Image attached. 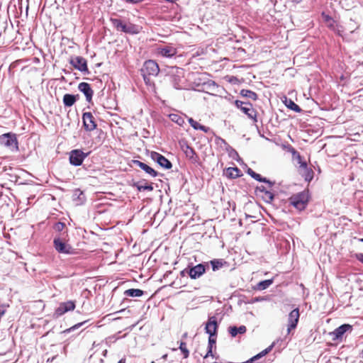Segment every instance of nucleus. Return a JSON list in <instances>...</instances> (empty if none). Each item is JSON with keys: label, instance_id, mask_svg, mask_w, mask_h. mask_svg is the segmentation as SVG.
<instances>
[{"label": "nucleus", "instance_id": "1", "mask_svg": "<svg viewBox=\"0 0 363 363\" xmlns=\"http://www.w3.org/2000/svg\"><path fill=\"white\" fill-rule=\"evenodd\" d=\"M69 240L68 232L65 231L57 235L53 240V246L55 250L60 254L73 255L74 249L67 243Z\"/></svg>", "mask_w": 363, "mask_h": 363}, {"label": "nucleus", "instance_id": "2", "mask_svg": "<svg viewBox=\"0 0 363 363\" xmlns=\"http://www.w3.org/2000/svg\"><path fill=\"white\" fill-rule=\"evenodd\" d=\"M145 84L147 86L153 84L150 77H156L160 72L158 64L152 60H146L140 69Z\"/></svg>", "mask_w": 363, "mask_h": 363}, {"label": "nucleus", "instance_id": "3", "mask_svg": "<svg viewBox=\"0 0 363 363\" xmlns=\"http://www.w3.org/2000/svg\"><path fill=\"white\" fill-rule=\"evenodd\" d=\"M309 200L308 191H303L296 194H293L289 199V203L299 211L304 210L306 208Z\"/></svg>", "mask_w": 363, "mask_h": 363}, {"label": "nucleus", "instance_id": "4", "mask_svg": "<svg viewBox=\"0 0 363 363\" xmlns=\"http://www.w3.org/2000/svg\"><path fill=\"white\" fill-rule=\"evenodd\" d=\"M209 269L208 262H203L198 264L194 267H189L181 272L182 276L188 274L191 279H196L201 277Z\"/></svg>", "mask_w": 363, "mask_h": 363}, {"label": "nucleus", "instance_id": "5", "mask_svg": "<svg viewBox=\"0 0 363 363\" xmlns=\"http://www.w3.org/2000/svg\"><path fill=\"white\" fill-rule=\"evenodd\" d=\"M0 145L9 148L13 152L18 150V143L16 135L12 133H7L0 135Z\"/></svg>", "mask_w": 363, "mask_h": 363}, {"label": "nucleus", "instance_id": "6", "mask_svg": "<svg viewBox=\"0 0 363 363\" xmlns=\"http://www.w3.org/2000/svg\"><path fill=\"white\" fill-rule=\"evenodd\" d=\"M89 154L90 152H84L82 149H74L69 152V163L75 167L80 166Z\"/></svg>", "mask_w": 363, "mask_h": 363}, {"label": "nucleus", "instance_id": "7", "mask_svg": "<svg viewBox=\"0 0 363 363\" xmlns=\"http://www.w3.org/2000/svg\"><path fill=\"white\" fill-rule=\"evenodd\" d=\"M179 146L186 157L193 164H199V157L196 151L189 145L186 141H179Z\"/></svg>", "mask_w": 363, "mask_h": 363}, {"label": "nucleus", "instance_id": "8", "mask_svg": "<svg viewBox=\"0 0 363 363\" xmlns=\"http://www.w3.org/2000/svg\"><path fill=\"white\" fill-rule=\"evenodd\" d=\"M111 21L117 30L123 33L129 34H137L139 32L138 28L134 24L129 23L128 25H126L121 19L118 18H111Z\"/></svg>", "mask_w": 363, "mask_h": 363}, {"label": "nucleus", "instance_id": "9", "mask_svg": "<svg viewBox=\"0 0 363 363\" xmlns=\"http://www.w3.org/2000/svg\"><path fill=\"white\" fill-rule=\"evenodd\" d=\"M235 105L246 114L249 118L253 120L254 122L257 121V111L253 108L251 103L235 100Z\"/></svg>", "mask_w": 363, "mask_h": 363}, {"label": "nucleus", "instance_id": "10", "mask_svg": "<svg viewBox=\"0 0 363 363\" xmlns=\"http://www.w3.org/2000/svg\"><path fill=\"white\" fill-rule=\"evenodd\" d=\"M75 307V301H67L65 302H62L60 303L59 306L55 310L53 316L55 318H58L59 317L64 315L65 313L74 311Z\"/></svg>", "mask_w": 363, "mask_h": 363}, {"label": "nucleus", "instance_id": "11", "mask_svg": "<svg viewBox=\"0 0 363 363\" xmlns=\"http://www.w3.org/2000/svg\"><path fill=\"white\" fill-rule=\"evenodd\" d=\"M69 63L77 70L84 73L89 74L87 66V61L85 58L81 56H77L71 58Z\"/></svg>", "mask_w": 363, "mask_h": 363}, {"label": "nucleus", "instance_id": "12", "mask_svg": "<svg viewBox=\"0 0 363 363\" xmlns=\"http://www.w3.org/2000/svg\"><path fill=\"white\" fill-rule=\"evenodd\" d=\"M150 157L152 160L156 162L161 167L165 169H170L172 167V162L164 155L157 152L152 151L150 153Z\"/></svg>", "mask_w": 363, "mask_h": 363}, {"label": "nucleus", "instance_id": "13", "mask_svg": "<svg viewBox=\"0 0 363 363\" xmlns=\"http://www.w3.org/2000/svg\"><path fill=\"white\" fill-rule=\"evenodd\" d=\"M352 326L350 324H342L336 329H335L333 332L330 333V335L332 336V340L333 341L342 340L343 335L347 331H352Z\"/></svg>", "mask_w": 363, "mask_h": 363}, {"label": "nucleus", "instance_id": "14", "mask_svg": "<svg viewBox=\"0 0 363 363\" xmlns=\"http://www.w3.org/2000/svg\"><path fill=\"white\" fill-rule=\"evenodd\" d=\"M82 121L84 128L86 131H92L96 128L94 117L91 112H85L83 113Z\"/></svg>", "mask_w": 363, "mask_h": 363}, {"label": "nucleus", "instance_id": "15", "mask_svg": "<svg viewBox=\"0 0 363 363\" xmlns=\"http://www.w3.org/2000/svg\"><path fill=\"white\" fill-rule=\"evenodd\" d=\"M299 309L298 308L292 310L288 315V325L287 331L288 333L293 329H295L297 326L299 320Z\"/></svg>", "mask_w": 363, "mask_h": 363}, {"label": "nucleus", "instance_id": "16", "mask_svg": "<svg viewBox=\"0 0 363 363\" xmlns=\"http://www.w3.org/2000/svg\"><path fill=\"white\" fill-rule=\"evenodd\" d=\"M218 323L216 316H209L206 323L205 332L208 335H217Z\"/></svg>", "mask_w": 363, "mask_h": 363}, {"label": "nucleus", "instance_id": "17", "mask_svg": "<svg viewBox=\"0 0 363 363\" xmlns=\"http://www.w3.org/2000/svg\"><path fill=\"white\" fill-rule=\"evenodd\" d=\"M157 55L167 58H172L177 53V49L171 45L160 46L157 49Z\"/></svg>", "mask_w": 363, "mask_h": 363}, {"label": "nucleus", "instance_id": "18", "mask_svg": "<svg viewBox=\"0 0 363 363\" xmlns=\"http://www.w3.org/2000/svg\"><path fill=\"white\" fill-rule=\"evenodd\" d=\"M182 74H183L182 69H180V70H177V72L175 74H172L169 76V79L171 84L176 89H182V80H183Z\"/></svg>", "mask_w": 363, "mask_h": 363}, {"label": "nucleus", "instance_id": "19", "mask_svg": "<svg viewBox=\"0 0 363 363\" xmlns=\"http://www.w3.org/2000/svg\"><path fill=\"white\" fill-rule=\"evenodd\" d=\"M78 89L84 94L88 103H91L92 101L94 91L89 84L86 82H81L78 85Z\"/></svg>", "mask_w": 363, "mask_h": 363}, {"label": "nucleus", "instance_id": "20", "mask_svg": "<svg viewBox=\"0 0 363 363\" xmlns=\"http://www.w3.org/2000/svg\"><path fill=\"white\" fill-rule=\"evenodd\" d=\"M133 163L138 167H139L141 169H143L145 173L149 174L152 177H156L159 175V173L155 171L154 169L148 166L147 164L140 162L139 160H133Z\"/></svg>", "mask_w": 363, "mask_h": 363}, {"label": "nucleus", "instance_id": "21", "mask_svg": "<svg viewBox=\"0 0 363 363\" xmlns=\"http://www.w3.org/2000/svg\"><path fill=\"white\" fill-rule=\"evenodd\" d=\"M79 94H65L63 96L62 101L65 107H71L79 99Z\"/></svg>", "mask_w": 363, "mask_h": 363}, {"label": "nucleus", "instance_id": "22", "mask_svg": "<svg viewBox=\"0 0 363 363\" xmlns=\"http://www.w3.org/2000/svg\"><path fill=\"white\" fill-rule=\"evenodd\" d=\"M217 335H209L208 341V351L204 355L203 358L207 359L208 357H214L213 354V347L215 346L216 342Z\"/></svg>", "mask_w": 363, "mask_h": 363}, {"label": "nucleus", "instance_id": "23", "mask_svg": "<svg viewBox=\"0 0 363 363\" xmlns=\"http://www.w3.org/2000/svg\"><path fill=\"white\" fill-rule=\"evenodd\" d=\"M133 186L135 187L138 191H151L153 190L152 185L148 184L145 181H139V182H135L133 184Z\"/></svg>", "mask_w": 363, "mask_h": 363}, {"label": "nucleus", "instance_id": "24", "mask_svg": "<svg viewBox=\"0 0 363 363\" xmlns=\"http://www.w3.org/2000/svg\"><path fill=\"white\" fill-rule=\"evenodd\" d=\"M228 330V333H230V335L233 337H235L238 334L242 335V334L245 333L247 331V328L245 325H240L239 327L230 326Z\"/></svg>", "mask_w": 363, "mask_h": 363}, {"label": "nucleus", "instance_id": "25", "mask_svg": "<svg viewBox=\"0 0 363 363\" xmlns=\"http://www.w3.org/2000/svg\"><path fill=\"white\" fill-rule=\"evenodd\" d=\"M225 174H226L227 177H228L230 179H235V178H238L241 176V171L237 167H228L226 169Z\"/></svg>", "mask_w": 363, "mask_h": 363}, {"label": "nucleus", "instance_id": "26", "mask_svg": "<svg viewBox=\"0 0 363 363\" xmlns=\"http://www.w3.org/2000/svg\"><path fill=\"white\" fill-rule=\"evenodd\" d=\"M144 294L145 291L139 289H129L124 292V294L129 297H140Z\"/></svg>", "mask_w": 363, "mask_h": 363}, {"label": "nucleus", "instance_id": "27", "mask_svg": "<svg viewBox=\"0 0 363 363\" xmlns=\"http://www.w3.org/2000/svg\"><path fill=\"white\" fill-rule=\"evenodd\" d=\"M284 104L286 106L295 111L296 113H301L302 111V109L299 107L298 105H297L293 100L291 99H286L284 101Z\"/></svg>", "mask_w": 363, "mask_h": 363}, {"label": "nucleus", "instance_id": "28", "mask_svg": "<svg viewBox=\"0 0 363 363\" xmlns=\"http://www.w3.org/2000/svg\"><path fill=\"white\" fill-rule=\"evenodd\" d=\"M240 94L242 97L247 98L253 101H256L258 98L257 94L255 91L248 89H242L240 92Z\"/></svg>", "mask_w": 363, "mask_h": 363}, {"label": "nucleus", "instance_id": "29", "mask_svg": "<svg viewBox=\"0 0 363 363\" xmlns=\"http://www.w3.org/2000/svg\"><path fill=\"white\" fill-rule=\"evenodd\" d=\"M300 164H301V167L304 168V170H305V173H304L305 180L310 182L313 179V170L311 169H308L307 167V164L306 162H300Z\"/></svg>", "mask_w": 363, "mask_h": 363}, {"label": "nucleus", "instance_id": "30", "mask_svg": "<svg viewBox=\"0 0 363 363\" xmlns=\"http://www.w3.org/2000/svg\"><path fill=\"white\" fill-rule=\"evenodd\" d=\"M169 118L172 122L177 123L179 126H183L185 123L184 118L179 114L171 113L169 115Z\"/></svg>", "mask_w": 363, "mask_h": 363}, {"label": "nucleus", "instance_id": "31", "mask_svg": "<svg viewBox=\"0 0 363 363\" xmlns=\"http://www.w3.org/2000/svg\"><path fill=\"white\" fill-rule=\"evenodd\" d=\"M273 283V279L261 281L255 286V289L262 291L267 289Z\"/></svg>", "mask_w": 363, "mask_h": 363}, {"label": "nucleus", "instance_id": "32", "mask_svg": "<svg viewBox=\"0 0 363 363\" xmlns=\"http://www.w3.org/2000/svg\"><path fill=\"white\" fill-rule=\"evenodd\" d=\"M252 178L254 179H255L256 181L267 184L268 187L269 189H271L275 184L274 182H272V181L269 180L268 179H267L266 177H262L259 174H257V173H255L254 174V176L252 177Z\"/></svg>", "mask_w": 363, "mask_h": 363}, {"label": "nucleus", "instance_id": "33", "mask_svg": "<svg viewBox=\"0 0 363 363\" xmlns=\"http://www.w3.org/2000/svg\"><path fill=\"white\" fill-rule=\"evenodd\" d=\"M225 262H223L222 259H213L208 262L209 264H211L213 271H217L219 269H220L223 266V263Z\"/></svg>", "mask_w": 363, "mask_h": 363}, {"label": "nucleus", "instance_id": "34", "mask_svg": "<svg viewBox=\"0 0 363 363\" xmlns=\"http://www.w3.org/2000/svg\"><path fill=\"white\" fill-rule=\"evenodd\" d=\"M74 200H78L80 203L85 201V195L80 189H76L73 194Z\"/></svg>", "mask_w": 363, "mask_h": 363}, {"label": "nucleus", "instance_id": "35", "mask_svg": "<svg viewBox=\"0 0 363 363\" xmlns=\"http://www.w3.org/2000/svg\"><path fill=\"white\" fill-rule=\"evenodd\" d=\"M262 199L267 203H271L274 198V194L270 191L267 190L260 195Z\"/></svg>", "mask_w": 363, "mask_h": 363}, {"label": "nucleus", "instance_id": "36", "mask_svg": "<svg viewBox=\"0 0 363 363\" xmlns=\"http://www.w3.org/2000/svg\"><path fill=\"white\" fill-rule=\"evenodd\" d=\"M65 228H66L65 223L63 222H60V221L57 222L53 225V229L56 232H58L59 234L62 232L67 231V230H65Z\"/></svg>", "mask_w": 363, "mask_h": 363}, {"label": "nucleus", "instance_id": "37", "mask_svg": "<svg viewBox=\"0 0 363 363\" xmlns=\"http://www.w3.org/2000/svg\"><path fill=\"white\" fill-rule=\"evenodd\" d=\"M216 140L217 145H220V147H223V145L226 151H228V147H230V145L226 143V141L224 139L220 137H217Z\"/></svg>", "mask_w": 363, "mask_h": 363}, {"label": "nucleus", "instance_id": "38", "mask_svg": "<svg viewBox=\"0 0 363 363\" xmlns=\"http://www.w3.org/2000/svg\"><path fill=\"white\" fill-rule=\"evenodd\" d=\"M204 85L211 91H215L218 88L217 84L213 80H208Z\"/></svg>", "mask_w": 363, "mask_h": 363}, {"label": "nucleus", "instance_id": "39", "mask_svg": "<svg viewBox=\"0 0 363 363\" xmlns=\"http://www.w3.org/2000/svg\"><path fill=\"white\" fill-rule=\"evenodd\" d=\"M179 349L181 350V351L183 353L184 357L185 358L189 357V350H187V348L186 347V343L185 342H181L180 346H179Z\"/></svg>", "mask_w": 363, "mask_h": 363}, {"label": "nucleus", "instance_id": "40", "mask_svg": "<svg viewBox=\"0 0 363 363\" xmlns=\"http://www.w3.org/2000/svg\"><path fill=\"white\" fill-rule=\"evenodd\" d=\"M188 121H189V124L191 125V126L194 130H199V127L200 126L201 124H199L198 122L194 121L192 118H188Z\"/></svg>", "mask_w": 363, "mask_h": 363}, {"label": "nucleus", "instance_id": "41", "mask_svg": "<svg viewBox=\"0 0 363 363\" xmlns=\"http://www.w3.org/2000/svg\"><path fill=\"white\" fill-rule=\"evenodd\" d=\"M229 155L233 159L236 160L237 157H239L238 153L235 150H234L231 146L228 147Z\"/></svg>", "mask_w": 363, "mask_h": 363}, {"label": "nucleus", "instance_id": "42", "mask_svg": "<svg viewBox=\"0 0 363 363\" xmlns=\"http://www.w3.org/2000/svg\"><path fill=\"white\" fill-rule=\"evenodd\" d=\"M267 190L268 189L265 186L261 185V186L256 187L255 192H256L257 195L260 196L261 194H262L263 193H264V191H267Z\"/></svg>", "mask_w": 363, "mask_h": 363}, {"label": "nucleus", "instance_id": "43", "mask_svg": "<svg viewBox=\"0 0 363 363\" xmlns=\"http://www.w3.org/2000/svg\"><path fill=\"white\" fill-rule=\"evenodd\" d=\"M86 323V321H84V322H82V323H79L76 325H74V326L71 327L70 328H69L68 330H67V332H71V331H73L76 329H78L79 327H81L82 325H84V323Z\"/></svg>", "mask_w": 363, "mask_h": 363}, {"label": "nucleus", "instance_id": "44", "mask_svg": "<svg viewBox=\"0 0 363 363\" xmlns=\"http://www.w3.org/2000/svg\"><path fill=\"white\" fill-rule=\"evenodd\" d=\"M322 15H323V17L324 21H325V22H328H328L332 21L333 23H335V21H334V20H333V19L330 16H328V15H325L324 13H323V14H322Z\"/></svg>", "mask_w": 363, "mask_h": 363}, {"label": "nucleus", "instance_id": "45", "mask_svg": "<svg viewBox=\"0 0 363 363\" xmlns=\"http://www.w3.org/2000/svg\"><path fill=\"white\" fill-rule=\"evenodd\" d=\"M333 30L340 36H342V26H337L335 28H333Z\"/></svg>", "mask_w": 363, "mask_h": 363}, {"label": "nucleus", "instance_id": "46", "mask_svg": "<svg viewBox=\"0 0 363 363\" xmlns=\"http://www.w3.org/2000/svg\"><path fill=\"white\" fill-rule=\"evenodd\" d=\"M355 258L363 264V253L355 254Z\"/></svg>", "mask_w": 363, "mask_h": 363}, {"label": "nucleus", "instance_id": "47", "mask_svg": "<svg viewBox=\"0 0 363 363\" xmlns=\"http://www.w3.org/2000/svg\"><path fill=\"white\" fill-rule=\"evenodd\" d=\"M199 130L203 131L204 133H208L210 130V128L207 126L200 125L199 127Z\"/></svg>", "mask_w": 363, "mask_h": 363}, {"label": "nucleus", "instance_id": "48", "mask_svg": "<svg viewBox=\"0 0 363 363\" xmlns=\"http://www.w3.org/2000/svg\"><path fill=\"white\" fill-rule=\"evenodd\" d=\"M273 345H271L269 347H268L267 348H266L265 350H262L261 352L262 354H263V356L264 357L268 352H269L272 348Z\"/></svg>", "mask_w": 363, "mask_h": 363}, {"label": "nucleus", "instance_id": "49", "mask_svg": "<svg viewBox=\"0 0 363 363\" xmlns=\"http://www.w3.org/2000/svg\"><path fill=\"white\" fill-rule=\"evenodd\" d=\"M247 173L248 175H250L252 178L254 176V174L256 173L255 171H253L251 168H248L247 170Z\"/></svg>", "mask_w": 363, "mask_h": 363}, {"label": "nucleus", "instance_id": "50", "mask_svg": "<svg viewBox=\"0 0 363 363\" xmlns=\"http://www.w3.org/2000/svg\"><path fill=\"white\" fill-rule=\"evenodd\" d=\"M291 152H292V154H293L294 155H297L298 158L299 160H301V156H300L299 153H298L297 151H296L294 148H292V151H291Z\"/></svg>", "mask_w": 363, "mask_h": 363}, {"label": "nucleus", "instance_id": "51", "mask_svg": "<svg viewBox=\"0 0 363 363\" xmlns=\"http://www.w3.org/2000/svg\"><path fill=\"white\" fill-rule=\"evenodd\" d=\"M254 357H256L257 361H259V359L262 357H263V354H262V352H259V354L255 355Z\"/></svg>", "mask_w": 363, "mask_h": 363}, {"label": "nucleus", "instance_id": "52", "mask_svg": "<svg viewBox=\"0 0 363 363\" xmlns=\"http://www.w3.org/2000/svg\"><path fill=\"white\" fill-rule=\"evenodd\" d=\"M328 23H329V24H328V27H329L330 28H331V29H333V28H335V27L334 26V23H333L332 21L328 22Z\"/></svg>", "mask_w": 363, "mask_h": 363}, {"label": "nucleus", "instance_id": "53", "mask_svg": "<svg viewBox=\"0 0 363 363\" xmlns=\"http://www.w3.org/2000/svg\"><path fill=\"white\" fill-rule=\"evenodd\" d=\"M250 359H251V360L253 362V363H259V362L257 361V359L256 357H252V358H250Z\"/></svg>", "mask_w": 363, "mask_h": 363}, {"label": "nucleus", "instance_id": "54", "mask_svg": "<svg viewBox=\"0 0 363 363\" xmlns=\"http://www.w3.org/2000/svg\"><path fill=\"white\" fill-rule=\"evenodd\" d=\"M125 362H126V359H125V358H122V359H121L118 362V363H125Z\"/></svg>", "mask_w": 363, "mask_h": 363}, {"label": "nucleus", "instance_id": "55", "mask_svg": "<svg viewBox=\"0 0 363 363\" xmlns=\"http://www.w3.org/2000/svg\"><path fill=\"white\" fill-rule=\"evenodd\" d=\"M167 356H168V355H167V354H163V355L162 356L161 359H166L167 358Z\"/></svg>", "mask_w": 363, "mask_h": 363}, {"label": "nucleus", "instance_id": "56", "mask_svg": "<svg viewBox=\"0 0 363 363\" xmlns=\"http://www.w3.org/2000/svg\"><path fill=\"white\" fill-rule=\"evenodd\" d=\"M164 1L167 2H169V3H175L177 0H164Z\"/></svg>", "mask_w": 363, "mask_h": 363}, {"label": "nucleus", "instance_id": "57", "mask_svg": "<svg viewBox=\"0 0 363 363\" xmlns=\"http://www.w3.org/2000/svg\"><path fill=\"white\" fill-rule=\"evenodd\" d=\"M292 1L296 4H299L302 1V0H292Z\"/></svg>", "mask_w": 363, "mask_h": 363}, {"label": "nucleus", "instance_id": "58", "mask_svg": "<svg viewBox=\"0 0 363 363\" xmlns=\"http://www.w3.org/2000/svg\"><path fill=\"white\" fill-rule=\"evenodd\" d=\"M360 356L363 359V348H362V352L360 353Z\"/></svg>", "mask_w": 363, "mask_h": 363}, {"label": "nucleus", "instance_id": "59", "mask_svg": "<svg viewBox=\"0 0 363 363\" xmlns=\"http://www.w3.org/2000/svg\"><path fill=\"white\" fill-rule=\"evenodd\" d=\"M259 300H262V298H257L255 299V301H259Z\"/></svg>", "mask_w": 363, "mask_h": 363}, {"label": "nucleus", "instance_id": "60", "mask_svg": "<svg viewBox=\"0 0 363 363\" xmlns=\"http://www.w3.org/2000/svg\"><path fill=\"white\" fill-rule=\"evenodd\" d=\"M359 241L363 242V238L359 239Z\"/></svg>", "mask_w": 363, "mask_h": 363}]
</instances>
